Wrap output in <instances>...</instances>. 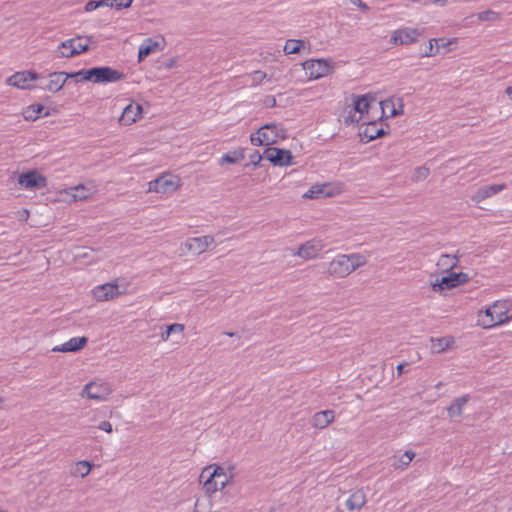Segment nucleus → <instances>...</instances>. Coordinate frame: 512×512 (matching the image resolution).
Here are the masks:
<instances>
[{
  "instance_id": "nucleus-18",
  "label": "nucleus",
  "mask_w": 512,
  "mask_h": 512,
  "mask_svg": "<svg viewBox=\"0 0 512 512\" xmlns=\"http://www.w3.org/2000/svg\"><path fill=\"white\" fill-rule=\"evenodd\" d=\"M215 242L214 237L210 235L193 237L187 239L185 243L186 249L194 255H199L207 250V248Z\"/></svg>"
},
{
  "instance_id": "nucleus-37",
  "label": "nucleus",
  "mask_w": 512,
  "mask_h": 512,
  "mask_svg": "<svg viewBox=\"0 0 512 512\" xmlns=\"http://www.w3.org/2000/svg\"><path fill=\"white\" fill-rule=\"evenodd\" d=\"M369 106V100L366 95L358 97L354 102V109L360 114L367 113Z\"/></svg>"
},
{
  "instance_id": "nucleus-23",
  "label": "nucleus",
  "mask_w": 512,
  "mask_h": 512,
  "mask_svg": "<svg viewBox=\"0 0 512 512\" xmlns=\"http://www.w3.org/2000/svg\"><path fill=\"white\" fill-rule=\"evenodd\" d=\"M87 343L86 337H73L65 343L55 346L52 351L54 352H76L81 350Z\"/></svg>"
},
{
  "instance_id": "nucleus-40",
  "label": "nucleus",
  "mask_w": 512,
  "mask_h": 512,
  "mask_svg": "<svg viewBox=\"0 0 512 512\" xmlns=\"http://www.w3.org/2000/svg\"><path fill=\"white\" fill-rule=\"evenodd\" d=\"M265 78H266V73L262 72V71H259V70L254 71L251 74V80H252V84L253 85L260 84Z\"/></svg>"
},
{
  "instance_id": "nucleus-49",
  "label": "nucleus",
  "mask_w": 512,
  "mask_h": 512,
  "mask_svg": "<svg viewBox=\"0 0 512 512\" xmlns=\"http://www.w3.org/2000/svg\"><path fill=\"white\" fill-rule=\"evenodd\" d=\"M404 366L405 364L404 363H400L397 365L396 369H397V374L398 376L402 375L403 372H404Z\"/></svg>"
},
{
  "instance_id": "nucleus-46",
  "label": "nucleus",
  "mask_w": 512,
  "mask_h": 512,
  "mask_svg": "<svg viewBox=\"0 0 512 512\" xmlns=\"http://www.w3.org/2000/svg\"><path fill=\"white\" fill-rule=\"evenodd\" d=\"M262 157L263 156L256 151L250 155V160L254 165H257L261 161Z\"/></svg>"
},
{
  "instance_id": "nucleus-47",
  "label": "nucleus",
  "mask_w": 512,
  "mask_h": 512,
  "mask_svg": "<svg viewBox=\"0 0 512 512\" xmlns=\"http://www.w3.org/2000/svg\"><path fill=\"white\" fill-rule=\"evenodd\" d=\"M99 1V7H109L114 8L113 3H111V0H98Z\"/></svg>"
},
{
  "instance_id": "nucleus-7",
  "label": "nucleus",
  "mask_w": 512,
  "mask_h": 512,
  "mask_svg": "<svg viewBox=\"0 0 512 512\" xmlns=\"http://www.w3.org/2000/svg\"><path fill=\"white\" fill-rule=\"evenodd\" d=\"M42 75L32 70L15 72L7 79V84L22 90L38 89V81H43Z\"/></svg>"
},
{
  "instance_id": "nucleus-41",
  "label": "nucleus",
  "mask_w": 512,
  "mask_h": 512,
  "mask_svg": "<svg viewBox=\"0 0 512 512\" xmlns=\"http://www.w3.org/2000/svg\"><path fill=\"white\" fill-rule=\"evenodd\" d=\"M23 116H24L25 120H28V121H35L38 119V115L35 113L32 105L28 106L24 110Z\"/></svg>"
},
{
  "instance_id": "nucleus-10",
  "label": "nucleus",
  "mask_w": 512,
  "mask_h": 512,
  "mask_svg": "<svg viewBox=\"0 0 512 512\" xmlns=\"http://www.w3.org/2000/svg\"><path fill=\"white\" fill-rule=\"evenodd\" d=\"M469 280V275L463 272H451L441 279H436L431 282V288L434 292H441L445 289L455 288L461 284L466 283Z\"/></svg>"
},
{
  "instance_id": "nucleus-45",
  "label": "nucleus",
  "mask_w": 512,
  "mask_h": 512,
  "mask_svg": "<svg viewBox=\"0 0 512 512\" xmlns=\"http://www.w3.org/2000/svg\"><path fill=\"white\" fill-rule=\"evenodd\" d=\"M351 4L358 6L361 10L367 11L369 9L368 5L362 0H349Z\"/></svg>"
},
{
  "instance_id": "nucleus-44",
  "label": "nucleus",
  "mask_w": 512,
  "mask_h": 512,
  "mask_svg": "<svg viewBox=\"0 0 512 512\" xmlns=\"http://www.w3.org/2000/svg\"><path fill=\"white\" fill-rule=\"evenodd\" d=\"M99 429L100 430H103L107 433H111L112 432V425L109 421H102L100 424H99Z\"/></svg>"
},
{
  "instance_id": "nucleus-38",
  "label": "nucleus",
  "mask_w": 512,
  "mask_h": 512,
  "mask_svg": "<svg viewBox=\"0 0 512 512\" xmlns=\"http://www.w3.org/2000/svg\"><path fill=\"white\" fill-rule=\"evenodd\" d=\"M416 39L412 36V34H392L391 42L395 45L398 44H409L414 42Z\"/></svg>"
},
{
  "instance_id": "nucleus-50",
  "label": "nucleus",
  "mask_w": 512,
  "mask_h": 512,
  "mask_svg": "<svg viewBox=\"0 0 512 512\" xmlns=\"http://www.w3.org/2000/svg\"><path fill=\"white\" fill-rule=\"evenodd\" d=\"M433 4L439 5L441 7L447 4V0H431Z\"/></svg>"
},
{
  "instance_id": "nucleus-30",
  "label": "nucleus",
  "mask_w": 512,
  "mask_h": 512,
  "mask_svg": "<svg viewBox=\"0 0 512 512\" xmlns=\"http://www.w3.org/2000/svg\"><path fill=\"white\" fill-rule=\"evenodd\" d=\"M414 457L415 453L410 450L405 451L401 455H394L392 466L397 470H404L409 466Z\"/></svg>"
},
{
  "instance_id": "nucleus-3",
  "label": "nucleus",
  "mask_w": 512,
  "mask_h": 512,
  "mask_svg": "<svg viewBox=\"0 0 512 512\" xmlns=\"http://www.w3.org/2000/svg\"><path fill=\"white\" fill-rule=\"evenodd\" d=\"M367 263V257L360 253L337 255L327 268L329 275L343 278Z\"/></svg>"
},
{
  "instance_id": "nucleus-36",
  "label": "nucleus",
  "mask_w": 512,
  "mask_h": 512,
  "mask_svg": "<svg viewBox=\"0 0 512 512\" xmlns=\"http://www.w3.org/2000/svg\"><path fill=\"white\" fill-rule=\"evenodd\" d=\"M325 189H326V185H323V186L314 185L304 194V197L313 199V198H319L322 195L328 196L329 193L325 192Z\"/></svg>"
},
{
  "instance_id": "nucleus-54",
  "label": "nucleus",
  "mask_w": 512,
  "mask_h": 512,
  "mask_svg": "<svg viewBox=\"0 0 512 512\" xmlns=\"http://www.w3.org/2000/svg\"><path fill=\"white\" fill-rule=\"evenodd\" d=\"M3 402V399L0 397V404Z\"/></svg>"
},
{
  "instance_id": "nucleus-15",
  "label": "nucleus",
  "mask_w": 512,
  "mask_h": 512,
  "mask_svg": "<svg viewBox=\"0 0 512 512\" xmlns=\"http://www.w3.org/2000/svg\"><path fill=\"white\" fill-rule=\"evenodd\" d=\"M122 293L123 291L119 289L117 282L105 283L92 289V295L97 301H108Z\"/></svg>"
},
{
  "instance_id": "nucleus-13",
  "label": "nucleus",
  "mask_w": 512,
  "mask_h": 512,
  "mask_svg": "<svg viewBox=\"0 0 512 512\" xmlns=\"http://www.w3.org/2000/svg\"><path fill=\"white\" fill-rule=\"evenodd\" d=\"M264 157L274 166L284 167L292 164V154L289 150L268 147L264 151Z\"/></svg>"
},
{
  "instance_id": "nucleus-34",
  "label": "nucleus",
  "mask_w": 512,
  "mask_h": 512,
  "mask_svg": "<svg viewBox=\"0 0 512 512\" xmlns=\"http://www.w3.org/2000/svg\"><path fill=\"white\" fill-rule=\"evenodd\" d=\"M92 465L89 461H79L75 464L72 474L77 477H85L91 471Z\"/></svg>"
},
{
  "instance_id": "nucleus-8",
  "label": "nucleus",
  "mask_w": 512,
  "mask_h": 512,
  "mask_svg": "<svg viewBox=\"0 0 512 512\" xmlns=\"http://www.w3.org/2000/svg\"><path fill=\"white\" fill-rule=\"evenodd\" d=\"M181 185V179L177 175L163 174L148 183V191L156 193H172Z\"/></svg>"
},
{
  "instance_id": "nucleus-16",
  "label": "nucleus",
  "mask_w": 512,
  "mask_h": 512,
  "mask_svg": "<svg viewBox=\"0 0 512 512\" xmlns=\"http://www.w3.org/2000/svg\"><path fill=\"white\" fill-rule=\"evenodd\" d=\"M111 393V389L107 383L90 382L85 385L82 395L93 400H105Z\"/></svg>"
},
{
  "instance_id": "nucleus-52",
  "label": "nucleus",
  "mask_w": 512,
  "mask_h": 512,
  "mask_svg": "<svg viewBox=\"0 0 512 512\" xmlns=\"http://www.w3.org/2000/svg\"><path fill=\"white\" fill-rule=\"evenodd\" d=\"M225 335L229 336V337H234L236 335V333H233V332H225Z\"/></svg>"
},
{
  "instance_id": "nucleus-24",
  "label": "nucleus",
  "mask_w": 512,
  "mask_h": 512,
  "mask_svg": "<svg viewBox=\"0 0 512 512\" xmlns=\"http://www.w3.org/2000/svg\"><path fill=\"white\" fill-rule=\"evenodd\" d=\"M95 192V187L92 184H79L77 186L69 188L66 193L72 197L73 200H85L89 198Z\"/></svg>"
},
{
  "instance_id": "nucleus-26",
  "label": "nucleus",
  "mask_w": 512,
  "mask_h": 512,
  "mask_svg": "<svg viewBox=\"0 0 512 512\" xmlns=\"http://www.w3.org/2000/svg\"><path fill=\"white\" fill-rule=\"evenodd\" d=\"M366 503V496L362 490L354 491L346 500V507L350 511L361 509Z\"/></svg>"
},
{
  "instance_id": "nucleus-4",
  "label": "nucleus",
  "mask_w": 512,
  "mask_h": 512,
  "mask_svg": "<svg viewBox=\"0 0 512 512\" xmlns=\"http://www.w3.org/2000/svg\"><path fill=\"white\" fill-rule=\"evenodd\" d=\"M72 76L81 77L82 80L90 81L93 83H115L124 78L122 72L109 66L81 69L77 72H74Z\"/></svg>"
},
{
  "instance_id": "nucleus-21",
  "label": "nucleus",
  "mask_w": 512,
  "mask_h": 512,
  "mask_svg": "<svg viewBox=\"0 0 512 512\" xmlns=\"http://www.w3.org/2000/svg\"><path fill=\"white\" fill-rule=\"evenodd\" d=\"M324 248L321 240L312 239L298 248L297 255L304 259L315 258Z\"/></svg>"
},
{
  "instance_id": "nucleus-42",
  "label": "nucleus",
  "mask_w": 512,
  "mask_h": 512,
  "mask_svg": "<svg viewBox=\"0 0 512 512\" xmlns=\"http://www.w3.org/2000/svg\"><path fill=\"white\" fill-rule=\"evenodd\" d=\"M132 2L133 0H111V3H113L114 8L117 10L130 7Z\"/></svg>"
},
{
  "instance_id": "nucleus-20",
  "label": "nucleus",
  "mask_w": 512,
  "mask_h": 512,
  "mask_svg": "<svg viewBox=\"0 0 512 512\" xmlns=\"http://www.w3.org/2000/svg\"><path fill=\"white\" fill-rule=\"evenodd\" d=\"M142 113V105L132 101L123 109L119 121L123 125H131L141 118Z\"/></svg>"
},
{
  "instance_id": "nucleus-53",
  "label": "nucleus",
  "mask_w": 512,
  "mask_h": 512,
  "mask_svg": "<svg viewBox=\"0 0 512 512\" xmlns=\"http://www.w3.org/2000/svg\"><path fill=\"white\" fill-rule=\"evenodd\" d=\"M442 385H443V384H442V382H438V383L436 384V386H435V387H436L437 389H439L440 387H442Z\"/></svg>"
},
{
  "instance_id": "nucleus-33",
  "label": "nucleus",
  "mask_w": 512,
  "mask_h": 512,
  "mask_svg": "<svg viewBox=\"0 0 512 512\" xmlns=\"http://www.w3.org/2000/svg\"><path fill=\"white\" fill-rule=\"evenodd\" d=\"M306 49V44L303 40L289 39L284 45V52L286 54L299 53L301 50Z\"/></svg>"
},
{
  "instance_id": "nucleus-6",
  "label": "nucleus",
  "mask_w": 512,
  "mask_h": 512,
  "mask_svg": "<svg viewBox=\"0 0 512 512\" xmlns=\"http://www.w3.org/2000/svg\"><path fill=\"white\" fill-rule=\"evenodd\" d=\"M89 41L88 37L76 34V37L61 42L58 45L55 54L60 58L73 57L86 51L89 46Z\"/></svg>"
},
{
  "instance_id": "nucleus-28",
  "label": "nucleus",
  "mask_w": 512,
  "mask_h": 512,
  "mask_svg": "<svg viewBox=\"0 0 512 512\" xmlns=\"http://www.w3.org/2000/svg\"><path fill=\"white\" fill-rule=\"evenodd\" d=\"M454 344V338L451 336L441 338H431V351L433 353H442Z\"/></svg>"
},
{
  "instance_id": "nucleus-5",
  "label": "nucleus",
  "mask_w": 512,
  "mask_h": 512,
  "mask_svg": "<svg viewBox=\"0 0 512 512\" xmlns=\"http://www.w3.org/2000/svg\"><path fill=\"white\" fill-rule=\"evenodd\" d=\"M285 138V130L276 123L265 124L250 135V142L254 146H270L279 139Z\"/></svg>"
},
{
  "instance_id": "nucleus-17",
  "label": "nucleus",
  "mask_w": 512,
  "mask_h": 512,
  "mask_svg": "<svg viewBox=\"0 0 512 512\" xmlns=\"http://www.w3.org/2000/svg\"><path fill=\"white\" fill-rule=\"evenodd\" d=\"M454 44V40L446 37L430 39L427 46V50H425L424 56L430 57L436 54H445L452 50V46Z\"/></svg>"
},
{
  "instance_id": "nucleus-35",
  "label": "nucleus",
  "mask_w": 512,
  "mask_h": 512,
  "mask_svg": "<svg viewBox=\"0 0 512 512\" xmlns=\"http://www.w3.org/2000/svg\"><path fill=\"white\" fill-rule=\"evenodd\" d=\"M184 331V325L179 323H174L167 325L165 327V332H162L161 339L163 341H167L171 334H181Z\"/></svg>"
},
{
  "instance_id": "nucleus-2",
  "label": "nucleus",
  "mask_w": 512,
  "mask_h": 512,
  "mask_svg": "<svg viewBox=\"0 0 512 512\" xmlns=\"http://www.w3.org/2000/svg\"><path fill=\"white\" fill-rule=\"evenodd\" d=\"M231 472H226L223 467L213 464L206 466L199 477L203 484V490L207 495H212L217 491L224 489L232 480Z\"/></svg>"
},
{
  "instance_id": "nucleus-25",
  "label": "nucleus",
  "mask_w": 512,
  "mask_h": 512,
  "mask_svg": "<svg viewBox=\"0 0 512 512\" xmlns=\"http://www.w3.org/2000/svg\"><path fill=\"white\" fill-rule=\"evenodd\" d=\"M335 419V412L333 410H323L317 412L312 417V426L316 429H324Z\"/></svg>"
},
{
  "instance_id": "nucleus-19",
  "label": "nucleus",
  "mask_w": 512,
  "mask_h": 512,
  "mask_svg": "<svg viewBox=\"0 0 512 512\" xmlns=\"http://www.w3.org/2000/svg\"><path fill=\"white\" fill-rule=\"evenodd\" d=\"M382 116H386L387 118L395 117L401 115L404 111V105L401 98L391 97L380 101L379 103Z\"/></svg>"
},
{
  "instance_id": "nucleus-48",
  "label": "nucleus",
  "mask_w": 512,
  "mask_h": 512,
  "mask_svg": "<svg viewBox=\"0 0 512 512\" xmlns=\"http://www.w3.org/2000/svg\"><path fill=\"white\" fill-rule=\"evenodd\" d=\"M35 113L40 117L42 111L44 110V106L42 104H32Z\"/></svg>"
},
{
  "instance_id": "nucleus-14",
  "label": "nucleus",
  "mask_w": 512,
  "mask_h": 512,
  "mask_svg": "<svg viewBox=\"0 0 512 512\" xmlns=\"http://www.w3.org/2000/svg\"><path fill=\"white\" fill-rule=\"evenodd\" d=\"M165 46V39L161 34L156 35L154 38L145 39L138 50V61H142L148 55L162 51Z\"/></svg>"
},
{
  "instance_id": "nucleus-27",
  "label": "nucleus",
  "mask_w": 512,
  "mask_h": 512,
  "mask_svg": "<svg viewBox=\"0 0 512 512\" xmlns=\"http://www.w3.org/2000/svg\"><path fill=\"white\" fill-rule=\"evenodd\" d=\"M501 18L500 13L493 10H486L477 14H472L466 18L469 23L473 24L476 22H495Z\"/></svg>"
},
{
  "instance_id": "nucleus-39",
  "label": "nucleus",
  "mask_w": 512,
  "mask_h": 512,
  "mask_svg": "<svg viewBox=\"0 0 512 512\" xmlns=\"http://www.w3.org/2000/svg\"><path fill=\"white\" fill-rule=\"evenodd\" d=\"M429 175V169L426 167H418L415 169L413 179L416 181L424 180Z\"/></svg>"
},
{
  "instance_id": "nucleus-51",
  "label": "nucleus",
  "mask_w": 512,
  "mask_h": 512,
  "mask_svg": "<svg viewBox=\"0 0 512 512\" xmlns=\"http://www.w3.org/2000/svg\"><path fill=\"white\" fill-rule=\"evenodd\" d=\"M505 93L512 99V84L506 88Z\"/></svg>"
},
{
  "instance_id": "nucleus-12",
  "label": "nucleus",
  "mask_w": 512,
  "mask_h": 512,
  "mask_svg": "<svg viewBox=\"0 0 512 512\" xmlns=\"http://www.w3.org/2000/svg\"><path fill=\"white\" fill-rule=\"evenodd\" d=\"M18 184L26 190L42 189L46 187L47 179L36 170H30L19 175Z\"/></svg>"
},
{
  "instance_id": "nucleus-9",
  "label": "nucleus",
  "mask_w": 512,
  "mask_h": 512,
  "mask_svg": "<svg viewBox=\"0 0 512 512\" xmlns=\"http://www.w3.org/2000/svg\"><path fill=\"white\" fill-rule=\"evenodd\" d=\"M74 72L66 73V72H51L48 74L47 77H44L43 81H38V89L51 92V93H57L60 91L66 81L69 78H76L77 76H70L73 75Z\"/></svg>"
},
{
  "instance_id": "nucleus-43",
  "label": "nucleus",
  "mask_w": 512,
  "mask_h": 512,
  "mask_svg": "<svg viewBox=\"0 0 512 512\" xmlns=\"http://www.w3.org/2000/svg\"><path fill=\"white\" fill-rule=\"evenodd\" d=\"M100 8L99 7V1L97 0H91V1H88L84 7V10L86 12H92L96 9Z\"/></svg>"
},
{
  "instance_id": "nucleus-29",
  "label": "nucleus",
  "mask_w": 512,
  "mask_h": 512,
  "mask_svg": "<svg viewBox=\"0 0 512 512\" xmlns=\"http://www.w3.org/2000/svg\"><path fill=\"white\" fill-rule=\"evenodd\" d=\"M469 399V395H463L461 397L456 398L447 408V413L449 417L453 418L460 416L463 412V408L468 403Z\"/></svg>"
},
{
  "instance_id": "nucleus-22",
  "label": "nucleus",
  "mask_w": 512,
  "mask_h": 512,
  "mask_svg": "<svg viewBox=\"0 0 512 512\" xmlns=\"http://www.w3.org/2000/svg\"><path fill=\"white\" fill-rule=\"evenodd\" d=\"M506 188L505 184H493L480 187L472 196L471 200L474 203H480L483 200L496 195Z\"/></svg>"
},
{
  "instance_id": "nucleus-31",
  "label": "nucleus",
  "mask_w": 512,
  "mask_h": 512,
  "mask_svg": "<svg viewBox=\"0 0 512 512\" xmlns=\"http://www.w3.org/2000/svg\"><path fill=\"white\" fill-rule=\"evenodd\" d=\"M384 134V129L379 127L376 121H369L363 130V135L368 141H372L376 138L381 137Z\"/></svg>"
},
{
  "instance_id": "nucleus-1",
  "label": "nucleus",
  "mask_w": 512,
  "mask_h": 512,
  "mask_svg": "<svg viewBox=\"0 0 512 512\" xmlns=\"http://www.w3.org/2000/svg\"><path fill=\"white\" fill-rule=\"evenodd\" d=\"M512 319V304L507 300L495 301L478 313V324L484 329L503 325Z\"/></svg>"
},
{
  "instance_id": "nucleus-32",
  "label": "nucleus",
  "mask_w": 512,
  "mask_h": 512,
  "mask_svg": "<svg viewBox=\"0 0 512 512\" xmlns=\"http://www.w3.org/2000/svg\"><path fill=\"white\" fill-rule=\"evenodd\" d=\"M245 157L244 150L242 148H238L232 151H229L222 155L220 159V164L229 163V164H236L243 160Z\"/></svg>"
},
{
  "instance_id": "nucleus-11",
  "label": "nucleus",
  "mask_w": 512,
  "mask_h": 512,
  "mask_svg": "<svg viewBox=\"0 0 512 512\" xmlns=\"http://www.w3.org/2000/svg\"><path fill=\"white\" fill-rule=\"evenodd\" d=\"M303 69L309 79H319L331 72V66L324 59H310L303 63Z\"/></svg>"
}]
</instances>
